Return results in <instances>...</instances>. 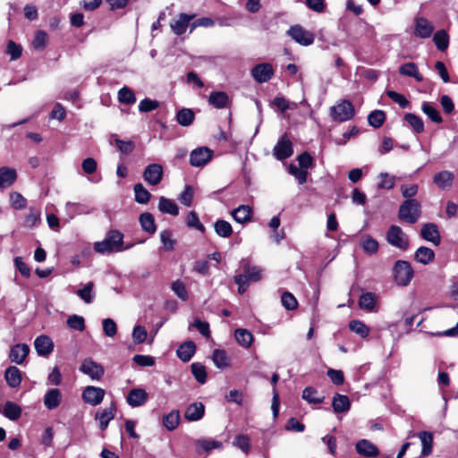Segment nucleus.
<instances>
[{
    "label": "nucleus",
    "instance_id": "f257e3e1",
    "mask_svg": "<svg viewBox=\"0 0 458 458\" xmlns=\"http://www.w3.org/2000/svg\"><path fill=\"white\" fill-rule=\"evenodd\" d=\"M123 235L117 230H111L107 233L103 241L94 243V250L99 254L119 252L123 250Z\"/></svg>",
    "mask_w": 458,
    "mask_h": 458
},
{
    "label": "nucleus",
    "instance_id": "f03ea898",
    "mask_svg": "<svg viewBox=\"0 0 458 458\" xmlns=\"http://www.w3.org/2000/svg\"><path fill=\"white\" fill-rule=\"evenodd\" d=\"M420 213V203L417 199H406L399 208L398 217L406 223L414 224L419 219Z\"/></svg>",
    "mask_w": 458,
    "mask_h": 458
},
{
    "label": "nucleus",
    "instance_id": "7ed1b4c3",
    "mask_svg": "<svg viewBox=\"0 0 458 458\" xmlns=\"http://www.w3.org/2000/svg\"><path fill=\"white\" fill-rule=\"evenodd\" d=\"M394 280L397 285L406 286L414 276L411 264L406 260H397L393 267Z\"/></svg>",
    "mask_w": 458,
    "mask_h": 458
},
{
    "label": "nucleus",
    "instance_id": "20e7f679",
    "mask_svg": "<svg viewBox=\"0 0 458 458\" xmlns=\"http://www.w3.org/2000/svg\"><path fill=\"white\" fill-rule=\"evenodd\" d=\"M329 114L333 120L342 123L351 120L355 111L352 104L344 99L331 106Z\"/></svg>",
    "mask_w": 458,
    "mask_h": 458
},
{
    "label": "nucleus",
    "instance_id": "39448f33",
    "mask_svg": "<svg viewBox=\"0 0 458 458\" xmlns=\"http://www.w3.org/2000/svg\"><path fill=\"white\" fill-rule=\"evenodd\" d=\"M386 242L400 250H406L409 247V239L401 227L391 225L386 235Z\"/></svg>",
    "mask_w": 458,
    "mask_h": 458
},
{
    "label": "nucleus",
    "instance_id": "423d86ee",
    "mask_svg": "<svg viewBox=\"0 0 458 458\" xmlns=\"http://www.w3.org/2000/svg\"><path fill=\"white\" fill-rule=\"evenodd\" d=\"M286 33L293 40L301 46H310L315 40V35L313 32L305 30L302 26L298 24L291 26Z\"/></svg>",
    "mask_w": 458,
    "mask_h": 458
},
{
    "label": "nucleus",
    "instance_id": "0eeeda50",
    "mask_svg": "<svg viewBox=\"0 0 458 458\" xmlns=\"http://www.w3.org/2000/svg\"><path fill=\"white\" fill-rule=\"evenodd\" d=\"M79 370L84 375L89 376L91 380L99 381L104 374V367L93 360L91 358L84 359L79 368Z\"/></svg>",
    "mask_w": 458,
    "mask_h": 458
},
{
    "label": "nucleus",
    "instance_id": "6e6552de",
    "mask_svg": "<svg viewBox=\"0 0 458 458\" xmlns=\"http://www.w3.org/2000/svg\"><path fill=\"white\" fill-rule=\"evenodd\" d=\"M213 157V150L208 147H199L193 149L190 155V163L192 166L199 167L208 164Z\"/></svg>",
    "mask_w": 458,
    "mask_h": 458
},
{
    "label": "nucleus",
    "instance_id": "1a4fd4ad",
    "mask_svg": "<svg viewBox=\"0 0 458 458\" xmlns=\"http://www.w3.org/2000/svg\"><path fill=\"white\" fill-rule=\"evenodd\" d=\"M293 144L286 134L283 135L273 148V154L278 160H284L293 155Z\"/></svg>",
    "mask_w": 458,
    "mask_h": 458
},
{
    "label": "nucleus",
    "instance_id": "9d476101",
    "mask_svg": "<svg viewBox=\"0 0 458 458\" xmlns=\"http://www.w3.org/2000/svg\"><path fill=\"white\" fill-rule=\"evenodd\" d=\"M105 394L103 388L89 386L82 392V399L86 403L97 406L103 401Z\"/></svg>",
    "mask_w": 458,
    "mask_h": 458
},
{
    "label": "nucleus",
    "instance_id": "9b49d317",
    "mask_svg": "<svg viewBox=\"0 0 458 458\" xmlns=\"http://www.w3.org/2000/svg\"><path fill=\"white\" fill-rule=\"evenodd\" d=\"M251 75L259 83L267 82L274 75L273 66L268 63L259 64L251 69Z\"/></svg>",
    "mask_w": 458,
    "mask_h": 458
},
{
    "label": "nucleus",
    "instance_id": "f8f14e48",
    "mask_svg": "<svg viewBox=\"0 0 458 458\" xmlns=\"http://www.w3.org/2000/svg\"><path fill=\"white\" fill-rule=\"evenodd\" d=\"M434 31L433 24L424 17H417L414 20V30L413 34L415 37L420 38H428Z\"/></svg>",
    "mask_w": 458,
    "mask_h": 458
},
{
    "label": "nucleus",
    "instance_id": "ddd939ff",
    "mask_svg": "<svg viewBox=\"0 0 458 458\" xmlns=\"http://www.w3.org/2000/svg\"><path fill=\"white\" fill-rule=\"evenodd\" d=\"M144 180L152 186L157 185L163 178V167L159 164L147 165L143 172Z\"/></svg>",
    "mask_w": 458,
    "mask_h": 458
},
{
    "label": "nucleus",
    "instance_id": "4468645a",
    "mask_svg": "<svg viewBox=\"0 0 458 458\" xmlns=\"http://www.w3.org/2000/svg\"><path fill=\"white\" fill-rule=\"evenodd\" d=\"M34 347L38 356L47 357L54 351V343L49 336L41 335L35 339Z\"/></svg>",
    "mask_w": 458,
    "mask_h": 458
},
{
    "label": "nucleus",
    "instance_id": "2eb2a0df",
    "mask_svg": "<svg viewBox=\"0 0 458 458\" xmlns=\"http://www.w3.org/2000/svg\"><path fill=\"white\" fill-rule=\"evenodd\" d=\"M116 408L114 403L108 407L98 411L96 420L98 421L99 428L104 430L107 428L109 422L114 419Z\"/></svg>",
    "mask_w": 458,
    "mask_h": 458
},
{
    "label": "nucleus",
    "instance_id": "dca6fc26",
    "mask_svg": "<svg viewBox=\"0 0 458 458\" xmlns=\"http://www.w3.org/2000/svg\"><path fill=\"white\" fill-rule=\"evenodd\" d=\"M238 276H244L248 284L255 283L262 278V269L256 266H251L248 261L242 263V273Z\"/></svg>",
    "mask_w": 458,
    "mask_h": 458
},
{
    "label": "nucleus",
    "instance_id": "f3484780",
    "mask_svg": "<svg viewBox=\"0 0 458 458\" xmlns=\"http://www.w3.org/2000/svg\"><path fill=\"white\" fill-rule=\"evenodd\" d=\"M454 174L453 172L444 170L433 176V182L441 190H447L454 184Z\"/></svg>",
    "mask_w": 458,
    "mask_h": 458
},
{
    "label": "nucleus",
    "instance_id": "a211bd4d",
    "mask_svg": "<svg viewBox=\"0 0 458 458\" xmlns=\"http://www.w3.org/2000/svg\"><path fill=\"white\" fill-rule=\"evenodd\" d=\"M205 414V406L200 402L191 403L184 411V418L188 421H198L203 418Z\"/></svg>",
    "mask_w": 458,
    "mask_h": 458
},
{
    "label": "nucleus",
    "instance_id": "6ab92c4d",
    "mask_svg": "<svg viewBox=\"0 0 458 458\" xmlns=\"http://www.w3.org/2000/svg\"><path fill=\"white\" fill-rule=\"evenodd\" d=\"M148 400V393L142 388L131 389L126 397L128 404L131 407L143 405Z\"/></svg>",
    "mask_w": 458,
    "mask_h": 458
},
{
    "label": "nucleus",
    "instance_id": "aec40b11",
    "mask_svg": "<svg viewBox=\"0 0 458 458\" xmlns=\"http://www.w3.org/2000/svg\"><path fill=\"white\" fill-rule=\"evenodd\" d=\"M30 352V347L26 344H17L10 350V360L17 364H21Z\"/></svg>",
    "mask_w": 458,
    "mask_h": 458
},
{
    "label": "nucleus",
    "instance_id": "412c9836",
    "mask_svg": "<svg viewBox=\"0 0 458 458\" xmlns=\"http://www.w3.org/2000/svg\"><path fill=\"white\" fill-rule=\"evenodd\" d=\"M420 234L428 242L438 245L440 243V234L437 226L433 223H428L421 227Z\"/></svg>",
    "mask_w": 458,
    "mask_h": 458
},
{
    "label": "nucleus",
    "instance_id": "4be33fe9",
    "mask_svg": "<svg viewBox=\"0 0 458 458\" xmlns=\"http://www.w3.org/2000/svg\"><path fill=\"white\" fill-rule=\"evenodd\" d=\"M17 179V172L14 168L8 166L0 167V188L11 187Z\"/></svg>",
    "mask_w": 458,
    "mask_h": 458
},
{
    "label": "nucleus",
    "instance_id": "5701e85b",
    "mask_svg": "<svg viewBox=\"0 0 458 458\" xmlns=\"http://www.w3.org/2000/svg\"><path fill=\"white\" fill-rule=\"evenodd\" d=\"M195 17L194 14L189 15L186 13H181L178 18L171 23V29L173 32L178 36L183 34L189 24L190 21Z\"/></svg>",
    "mask_w": 458,
    "mask_h": 458
},
{
    "label": "nucleus",
    "instance_id": "b1692460",
    "mask_svg": "<svg viewBox=\"0 0 458 458\" xmlns=\"http://www.w3.org/2000/svg\"><path fill=\"white\" fill-rule=\"evenodd\" d=\"M62 402L61 391L57 388H51L44 395V405L48 410L57 408Z\"/></svg>",
    "mask_w": 458,
    "mask_h": 458
},
{
    "label": "nucleus",
    "instance_id": "393cba45",
    "mask_svg": "<svg viewBox=\"0 0 458 458\" xmlns=\"http://www.w3.org/2000/svg\"><path fill=\"white\" fill-rule=\"evenodd\" d=\"M208 104L216 109L225 108L229 103V97L224 91L211 92L208 97Z\"/></svg>",
    "mask_w": 458,
    "mask_h": 458
},
{
    "label": "nucleus",
    "instance_id": "a878e982",
    "mask_svg": "<svg viewBox=\"0 0 458 458\" xmlns=\"http://www.w3.org/2000/svg\"><path fill=\"white\" fill-rule=\"evenodd\" d=\"M377 296L370 292L364 293L359 299V307L361 310L372 312L376 310Z\"/></svg>",
    "mask_w": 458,
    "mask_h": 458
},
{
    "label": "nucleus",
    "instance_id": "bb28decb",
    "mask_svg": "<svg viewBox=\"0 0 458 458\" xmlns=\"http://www.w3.org/2000/svg\"><path fill=\"white\" fill-rule=\"evenodd\" d=\"M355 448L357 453L363 456L373 457L378 454L377 446L366 439L357 442Z\"/></svg>",
    "mask_w": 458,
    "mask_h": 458
},
{
    "label": "nucleus",
    "instance_id": "cd10ccee",
    "mask_svg": "<svg viewBox=\"0 0 458 458\" xmlns=\"http://www.w3.org/2000/svg\"><path fill=\"white\" fill-rule=\"evenodd\" d=\"M4 378L10 387L15 388L21 385V373L17 367L11 366L6 369L4 372Z\"/></svg>",
    "mask_w": 458,
    "mask_h": 458
},
{
    "label": "nucleus",
    "instance_id": "c85d7f7f",
    "mask_svg": "<svg viewBox=\"0 0 458 458\" xmlns=\"http://www.w3.org/2000/svg\"><path fill=\"white\" fill-rule=\"evenodd\" d=\"M212 360L215 366L220 369H224L231 366V359L225 350H214L212 354Z\"/></svg>",
    "mask_w": 458,
    "mask_h": 458
},
{
    "label": "nucleus",
    "instance_id": "c756f323",
    "mask_svg": "<svg viewBox=\"0 0 458 458\" xmlns=\"http://www.w3.org/2000/svg\"><path fill=\"white\" fill-rule=\"evenodd\" d=\"M196 351V345L192 341H188L182 344L177 349L178 358L186 362L189 361L194 355Z\"/></svg>",
    "mask_w": 458,
    "mask_h": 458
},
{
    "label": "nucleus",
    "instance_id": "7c9ffc66",
    "mask_svg": "<svg viewBox=\"0 0 458 458\" xmlns=\"http://www.w3.org/2000/svg\"><path fill=\"white\" fill-rule=\"evenodd\" d=\"M231 214L236 222L243 224L250 220L252 210L250 206L242 205L237 208H234Z\"/></svg>",
    "mask_w": 458,
    "mask_h": 458
},
{
    "label": "nucleus",
    "instance_id": "2f4dec72",
    "mask_svg": "<svg viewBox=\"0 0 458 458\" xmlns=\"http://www.w3.org/2000/svg\"><path fill=\"white\" fill-rule=\"evenodd\" d=\"M435 258V252L433 250L428 247H420L414 254V259L417 262L428 265L431 263L434 260Z\"/></svg>",
    "mask_w": 458,
    "mask_h": 458
},
{
    "label": "nucleus",
    "instance_id": "473e14b6",
    "mask_svg": "<svg viewBox=\"0 0 458 458\" xmlns=\"http://www.w3.org/2000/svg\"><path fill=\"white\" fill-rule=\"evenodd\" d=\"M41 222V211L39 208L30 207L28 214L26 215L23 225L27 228H33L38 225Z\"/></svg>",
    "mask_w": 458,
    "mask_h": 458
},
{
    "label": "nucleus",
    "instance_id": "72a5a7b5",
    "mask_svg": "<svg viewBox=\"0 0 458 458\" xmlns=\"http://www.w3.org/2000/svg\"><path fill=\"white\" fill-rule=\"evenodd\" d=\"M139 221H140L141 229L144 232L150 233V234H153L156 232L157 226H156V223H155V218L151 213H148V212L142 213L139 217Z\"/></svg>",
    "mask_w": 458,
    "mask_h": 458
},
{
    "label": "nucleus",
    "instance_id": "f704fd0d",
    "mask_svg": "<svg viewBox=\"0 0 458 458\" xmlns=\"http://www.w3.org/2000/svg\"><path fill=\"white\" fill-rule=\"evenodd\" d=\"M158 209L162 213L169 214L172 216H177L179 213L176 203L174 200L163 196L159 198Z\"/></svg>",
    "mask_w": 458,
    "mask_h": 458
},
{
    "label": "nucleus",
    "instance_id": "c9c22d12",
    "mask_svg": "<svg viewBox=\"0 0 458 458\" xmlns=\"http://www.w3.org/2000/svg\"><path fill=\"white\" fill-rule=\"evenodd\" d=\"M332 405L335 412H345L350 410L351 403L346 395L336 394L333 398Z\"/></svg>",
    "mask_w": 458,
    "mask_h": 458
},
{
    "label": "nucleus",
    "instance_id": "e433bc0d",
    "mask_svg": "<svg viewBox=\"0 0 458 458\" xmlns=\"http://www.w3.org/2000/svg\"><path fill=\"white\" fill-rule=\"evenodd\" d=\"M421 110L432 122L436 123L443 122L439 111L430 102L424 101L421 105Z\"/></svg>",
    "mask_w": 458,
    "mask_h": 458
},
{
    "label": "nucleus",
    "instance_id": "4c0bfd02",
    "mask_svg": "<svg viewBox=\"0 0 458 458\" xmlns=\"http://www.w3.org/2000/svg\"><path fill=\"white\" fill-rule=\"evenodd\" d=\"M234 337L237 343L244 348L250 347L253 342V335L247 329H236L234 332Z\"/></svg>",
    "mask_w": 458,
    "mask_h": 458
},
{
    "label": "nucleus",
    "instance_id": "58836bf2",
    "mask_svg": "<svg viewBox=\"0 0 458 458\" xmlns=\"http://www.w3.org/2000/svg\"><path fill=\"white\" fill-rule=\"evenodd\" d=\"M399 72L402 75L413 77L417 81H422L423 77L420 73L417 65L414 63H406L401 65Z\"/></svg>",
    "mask_w": 458,
    "mask_h": 458
},
{
    "label": "nucleus",
    "instance_id": "ea45409f",
    "mask_svg": "<svg viewBox=\"0 0 458 458\" xmlns=\"http://www.w3.org/2000/svg\"><path fill=\"white\" fill-rule=\"evenodd\" d=\"M195 119L193 111L190 108H182L176 114L177 123L183 127L190 126Z\"/></svg>",
    "mask_w": 458,
    "mask_h": 458
},
{
    "label": "nucleus",
    "instance_id": "a19ab883",
    "mask_svg": "<svg viewBox=\"0 0 458 458\" xmlns=\"http://www.w3.org/2000/svg\"><path fill=\"white\" fill-rule=\"evenodd\" d=\"M180 423V412L174 410L163 417V425L169 431L175 429Z\"/></svg>",
    "mask_w": 458,
    "mask_h": 458
},
{
    "label": "nucleus",
    "instance_id": "79ce46f5",
    "mask_svg": "<svg viewBox=\"0 0 458 458\" xmlns=\"http://www.w3.org/2000/svg\"><path fill=\"white\" fill-rule=\"evenodd\" d=\"M433 42L437 48L445 51L449 46V35L445 30H437L433 37Z\"/></svg>",
    "mask_w": 458,
    "mask_h": 458
},
{
    "label": "nucleus",
    "instance_id": "37998d69",
    "mask_svg": "<svg viewBox=\"0 0 458 458\" xmlns=\"http://www.w3.org/2000/svg\"><path fill=\"white\" fill-rule=\"evenodd\" d=\"M377 179L378 189L392 190L395 186L396 177L388 173H380Z\"/></svg>",
    "mask_w": 458,
    "mask_h": 458
},
{
    "label": "nucleus",
    "instance_id": "c03bdc74",
    "mask_svg": "<svg viewBox=\"0 0 458 458\" xmlns=\"http://www.w3.org/2000/svg\"><path fill=\"white\" fill-rule=\"evenodd\" d=\"M419 437L421 441L422 449L421 454L427 456L432 452L433 436L428 431H422L419 434Z\"/></svg>",
    "mask_w": 458,
    "mask_h": 458
},
{
    "label": "nucleus",
    "instance_id": "a18cd8bd",
    "mask_svg": "<svg viewBox=\"0 0 458 458\" xmlns=\"http://www.w3.org/2000/svg\"><path fill=\"white\" fill-rule=\"evenodd\" d=\"M3 413L9 420H16L21 417V409L18 404L13 402H6Z\"/></svg>",
    "mask_w": 458,
    "mask_h": 458
},
{
    "label": "nucleus",
    "instance_id": "49530a36",
    "mask_svg": "<svg viewBox=\"0 0 458 458\" xmlns=\"http://www.w3.org/2000/svg\"><path fill=\"white\" fill-rule=\"evenodd\" d=\"M214 228L216 234L223 238H228L233 233L232 225L225 220L219 219L216 221Z\"/></svg>",
    "mask_w": 458,
    "mask_h": 458
},
{
    "label": "nucleus",
    "instance_id": "de8ad7c7",
    "mask_svg": "<svg viewBox=\"0 0 458 458\" xmlns=\"http://www.w3.org/2000/svg\"><path fill=\"white\" fill-rule=\"evenodd\" d=\"M133 191L136 202L140 204H147L150 199L151 194L141 183L135 184Z\"/></svg>",
    "mask_w": 458,
    "mask_h": 458
},
{
    "label": "nucleus",
    "instance_id": "09e8293b",
    "mask_svg": "<svg viewBox=\"0 0 458 458\" xmlns=\"http://www.w3.org/2000/svg\"><path fill=\"white\" fill-rule=\"evenodd\" d=\"M404 120L417 133H421L424 131V123L422 119L411 113H408L404 115Z\"/></svg>",
    "mask_w": 458,
    "mask_h": 458
},
{
    "label": "nucleus",
    "instance_id": "8fccbe9b",
    "mask_svg": "<svg viewBox=\"0 0 458 458\" xmlns=\"http://www.w3.org/2000/svg\"><path fill=\"white\" fill-rule=\"evenodd\" d=\"M94 284L92 282L85 284L81 289L77 291V295L83 300L86 303H91L94 300L93 293Z\"/></svg>",
    "mask_w": 458,
    "mask_h": 458
},
{
    "label": "nucleus",
    "instance_id": "3c124183",
    "mask_svg": "<svg viewBox=\"0 0 458 458\" xmlns=\"http://www.w3.org/2000/svg\"><path fill=\"white\" fill-rule=\"evenodd\" d=\"M302 398L310 403H321L324 400L323 396L318 395V391L310 386L304 388L302 392Z\"/></svg>",
    "mask_w": 458,
    "mask_h": 458
},
{
    "label": "nucleus",
    "instance_id": "603ef678",
    "mask_svg": "<svg viewBox=\"0 0 458 458\" xmlns=\"http://www.w3.org/2000/svg\"><path fill=\"white\" fill-rule=\"evenodd\" d=\"M196 445L206 452H209L214 449H221L223 447V444L221 442L209 438H200L197 441Z\"/></svg>",
    "mask_w": 458,
    "mask_h": 458
},
{
    "label": "nucleus",
    "instance_id": "864d4df0",
    "mask_svg": "<svg viewBox=\"0 0 458 458\" xmlns=\"http://www.w3.org/2000/svg\"><path fill=\"white\" fill-rule=\"evenodd\" d=\"M118 100L121 103L131 105L136 102V97L134 92L128 87H123L118 91Z\"/></svg>",
    "mask_w": 458,
    "mask_h": 458
},
{
    "label": "nucleus",
    "instance_id": "5fc2aeb1",
    "mask_svg": "<svg viewBox=\"0 0 458 458\" xmlns=\"http://www.w3.org/2000/svg\"><path fill=\"white\" fill-rule=\"evenodd\" d=\"M386 115L381 110H375L371 112L368 116V122L370 126L374 128H379L385 122Z\"/></svg>",
    "mask_w": 458,
    "mask_h": 458
},
{
    "label": "nucleus",
    "instance_id": "6e6d98bb",
    "mask_svg": "<svg viewBox=\"0 0 458 458\" xmlns=\"http://www.w3.org/2000/svg\"><path fill=\"white\" fill-rule=\"evenodd\" d=\"M11 206L17 210L24 209L27 207V199L19 192L10 193Z\"/></svg>",
    "mask_w": 458,
    "mask_h": 458
},
{
    "label": "nucleus",
    "instance_id": "4d7b16f0",
    "mask_svg": "<svg viewBox=\"0 0 458 458\" xmlns=\"http://www.w3.org/2000/svg\"><path fill=\"white\" fill-rule=\"evenodd\" d=\"M233 445L239 448L245 454H249L250 449V439L246 435H238L233 442Z\"/></svg>",
    "mask_w": 458,
    "mask_h": 458
},
{
    "label": "nucleus",
    "instance_id": "13d9d810",
    "mask_svg": "<svg viewBox=\"0 0 458 458\" xmlns=\"http://www.w3.org/2000/svg\"><path fill=\"white\" fill-rule=\"evenodd\" d=\"M67 326L74 330L82 332L85 329V320L79 315H72L67 318Z\"/></svg>",
    "mask_w": 458,
    "mask_h": 458
},
{
    "label": "nucleus",
    "instance_id": "bf43d9fd",
    "mask_svg": "<svg viewBox=\"0 0 458 458\" xmlns=\"http://www.w3.org/2000/svg\"><path fill=\"white\" fill-rule=\"evenodd\" d=\"M350 329L361 337H367L369 334V328L360 320H352L349 324Z\"/></svg>",
    "mask_w": 458,
    "mask_h": 458
},
{
    "label": "nucleus",
    "instance_id": "052dcab7",
    "mask_svg": "<svg viewBox=\"0 0 458 458\" xmlns=\"http://www.w3.org/2000/svg\"><path fill=\"white\" fill-rule=\"evenodd\" d=\"M160 239L165 250L171 251L174 250L175 241L173 239V233L169 230H165L160 233Z\"/></svg>",
    "mask_w": 458,
    "mask_h": 458
},
{
    "label": "nucleus",
    "instance_id": "680f3d73",
    "mask_svg": "<svg viewBox=\"0 0 458 458\" xmlns=\"http://www.w3.org/2000/svg\"><path fill=\"white\" fill-rule=\"evenodd\" d=\"M288 172L298 181L300 184H303L307 181L308 172L302 168L297 167L295 165H290Z\"/></svg>",
    "mask_w": 458,
    "mask_h": 458
},
{
    "label": "nucleus",
    "instance_id": "e2e57ef3",
    "mask_svg": "<svg viewBox=\"0 0 458 458\" xmlns=\"http://www.w3.org/2000/svg\"><path fill=\"white\" fill-rule=\"evenodd\" d=\"M191 367V372L196 380L200 384H204L207 380V372L205 367L199 363H192Z\"/></svg>",
    "mask_w": 458,
    "mask_h": 458
},
{
    "label": "nucleus",
    "instance_id": "0e129e2a",
    "mask_svg": "<svg viewBox=\"0 0 458 458\" xmlns=\"http://www.w3.org/2000/svg\"><path fill=\"white\" fill-rule=\"evenodd\" d=\"M361 246L365 252L374 254L378 250V242L370 236H365L361 240Z\"/></svg>",
    "mask_w": 458,
    "mask_h": 458
},
{
    "label": "nucleus",
    "instance_id": "69168bd1",
    "mask_svg": "<svg viewBox=\"0 0 458 458\" xmlns=\"http://www.w3.org/2000/svg\"><path fill=\"white\" fill-rule=\"evenodd\" d=\"M281 301L283 306L288 310H293L298 306L296 298L289 292L283 293Z\"/></svg>",
    "mask_w": 458,
    "mask_h": 458
},
{
    "label": "nucleus",
    "instance_id": "338daca9",
    "mask_svg": "<svg viewBox=\"0 0 458 458\" xmlns=\"http://www.w3.org/2000/svg\"><path fill=\"white\" fill-rule=\"evenodd\" d=\"M402 196L407 199H411L417 195L419 185L417 183L403 184L400 187Z\"/></svg>",
    "mask_w": 458,
    "mask_h": 458
},
{
    "label": "nucleus",
    "instance_id": "774afa93",
    "mask_svg": "<svg viewBox=\"0 0 458 458\" xmlns=\"http://www.w3.org/2000/svg\"><path fill=\"white\" fill-rule=\"evenodd\" d=\"M103 331L108 337H114L117 333V326L114 319L105 318L102 321Z\"/></svg>",
    "mask_w": 458,
    "mask_h": 458
}]
</instances>
